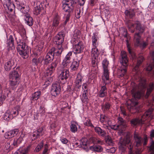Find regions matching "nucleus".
<instances>
[{
  "label": "nucleus",
  "instance_id": "4d7b16f0",
  "mask_svg": "<svg viewBox=\"0 0 154 154\" xmlns=\"http://www.w3.org/2000/svg\"><path fill=\"white\" fill-rule=\"evenodd\" d=\"M153 67H154V58L152 59V64H150L147 66L146 68V70L147 71H150L152 69Z\"/></svg>",
  "mask_w": 154,
  "mask_h": 154
},
{
  "label": "nucleus",
  "instance_id": "cd10ccee",
  "mask_svg": "<svg viewBox=\"0 0 154 154\" xmlns=\"http://www.w3.org/2000/svg\"><path fill=\"white\" fill-rule=\"evenodd\" d=\"M141 36L139 33H135L134 36V41L135 45H139V42Z\"/></svg>",
  "mask_w": 154,
  "mask_h": 154
},
{
  "label": "nucleus",
  "instance_id": "9d476101",
  "mask_svg": "<svg viewBox=\"0 0 154 154\" xmlns=\"http://www.w3.org/2000/svg\"><path fill=\"white\" fill-rule=\"evenodd\" d=\"M71 41L73 45H74L73 50L75 54L80 53L83 51L84 46L82 42H78V41H77V40L74 39L71 40Z\"/></svg>",
  "mask_w": 154,
  "mask_h": 154
},
{
  "label": "nucleus",
  "instance_id": "ddd939ff",
  "mask_svg": "<svg viewBox=\"0 0 154 154\" xmlns=\"http://www.w3.org/2000/svg\"><path fill=\"white\" fill-rule=\"evenodd\" d=\"M3 4L5 8L9 10L10 12H12L15 9V5L11 2V0H4Z\"/></svg>",
  "mask_w": 154,
  "mask_h": 154
},
{
  "label": "nucleus",
  "instance_id": "c03bdc74",
  "mask_svg": "<svg viewBox=\"0 0 154 154\" xmlns=\"http://www.w3.org/2000/svg\"><path fill=\"white\" fill-rule=\"evenodd\" d=\"M69 62V58H64L62 62V65L63 67V68L68 67L67 66Z\"/></svg>",
  "mask_w": 154,
  "mask_h": 154
},
{
  "label": "nucleus",
  "instance_id": "a211bd4d",
  "mask_svg": "<svg viewBox=\"0 0 154 154\" xmlns=\"http://www.w3.org/2000/svg\"><path fill=\"white\" fill-rule=\"evenodd\" d=\"M92 37V44L93 47H97L98 45V43L97 41L99 39L98 34L97 33H94Z\"/></svg>",
  "mask_w": 154,
  "mask_h": 154
},
{
  "label": "nucleus",
  "instance_id": "338daca9",
  "mask_svg": "<svg viewBox=\"0 0 154 154\" xmlns=\"http://www.w3.org/2000/svg\"><path fill=\"white\" fill-rule=\"evenodd\" d=\"M60 140L62 143L64 144H66L68 142V140L65 138H61Z\"/></svg>",
  "mask_w": 154,
  "mask_h": 154
},
{
  "label": "nucleus",
  "instance_id": "f704fd0d",
  "mask_svg": "<svg viewBox=\"0 0 154 154\" xmlns=\"http://www.w3.org/2000/svg\"><path fill=\"white\" fill-rule=\"evenodd\" d=\"M30 146L26 147L20 148L19 149V154H28L30 150Z\"/></svg>",
  "mask_w": 154,
  "mask_h": 154
},
{
  "label": "nucleus",
  "instance_id": "f8f14e48",
  "mask_svg": "<svg viewBox=\"0 0 154 154\" xmlns=\"http://www.w3.org/2000/svg\"><path fill=\"white\" fill-rule=\"evenodd\" d=\"M64 35L63 32L59 33L54 38V43L57 45V47L62 46V44L64 41Z\"/></svg>",
  "mask_w": 154,
  "mask_h": 154
},
{
  "label": "nucleus",
  "instance_id": "49530a36",
  "mask_svg": "<svg viewBox=\"0 0 154 154\" xmlns=\"http://www.w3.org/2000/svg\"><path fill=\"white\" fill-rule=\"evenodd\" d=\"M103 70L108 69L107 67L109 64V61L106 59H104L102 63Z\"/></svg>",
  "mask_w": 154,
  "mask_h": 154
},
{
  "label": "nucleus",
  "instance_id": "052dcab7",
  "mask_svg": "<svg viewBox=\"0 0 154 154\" xmlns=\"http://www.w3.org/2000/svg\"><path fill=\"white\" fill-rule=\"evenodd\" d=\"M147 45V43L146 42H143L141 43H140V42H139V45L136 46H139L141 48H145Z\"/></svg>",
  "mask_w": 154,
  "mask_h": 154
},
{
  "label": "nucleus",
  "instance_id": "5701e85b",
  "mask_svg": "<svg viewBox=\"0 0 154 154\" xmlns=\"http://www.w3.org/2000/svg\"><path fill=\"white\" fill-rule=\"evenodd\" d=\"M126 25L128 27L129 30L131 31V33H134L135 29V24H133L130 20H128L126 22Z\"/></svg>",
  "mask_w": 154,
  "mask_h": 154
},
{
  "label": "nucleus",
  "instance_id": "4468645a",
  "mask_svg": "<svg viewBox=\"0 0 154 154\" xmlns=\"http://www.w3.org/2000/svg\"><path fill=\"white\" fill-rule=\"evenodd\" d=\"M60 85L58 83L52 84L51 89V93L52 96H56L58 94L60 91Z\"/></svg>",
  "mask_w": 154,
  "mask_h": 154
},
{
  "label": "nucleus",
  "instance_id": "2eb2a0df",
  "mask_svg": "<svg viewBox=\"0 0 154 154\" xmlns=\"http://www.w3.org/2000/svg\"><path fill=\"white\" fill-rule=\"evenodd\" d=\"M57 64L56 63H52L51 65L47 69L45 74L48 76H50L54 72Z\"/></svg>",
  "mask_w": 154,
  "mask_h": 154
},
{
  "label": "nucleus",
  "instance_id": "864d4df0",
  "mask_svg": "<svg viewBox=\"0 0 154 154\" xmlns=\"http://www.w3.org/2000/svg\"><path fill=\"white\" fill-rule=\"evenodd\" d=\"M84 124L86 126L90 127L91 128L94 127V126L91 122L90 120L88 119L86 120L84 122Z\"/></svg>",
  "mask_w": 154,
  "mask_h": 154
},
{
  "label": "nucleus",
  "instance_id": "c85d7f7f",
  "mask_svg": "<svg viewBox=\"0 0 154 154\" xmlns=\"http://www.w3.org/2000/svg\"><path fill=\"white\" fill-rule=\"evenodd\" d=\"M90 149L92 151L97 152H101L103 150L102 147L99 145L90 146Z\"/></svg>",
  "mask_w": 154,
  "mask_h": 154
},
{
  "label": "nucleus",
  "instance_id": "c9c22d12",
  "mask_svg": "<svg viewBox=\"0 0 154 154\" xmlns=\"http://www.w3.org/2000/svg\"><path fill=\"white\" fill-rule=\"evenodd\" d=\"M72 14V13L65 12L64 14L65 20L63 23L62 24V25L63 26H65L66 25L67 22L69 21L70 17Z\"/></svg>",
  "mask_w": 154,
  "mask_h": 154
},
{
  "label": "nucleus",
  "instance_id": "69168bd1",
  "mask_svg": "<svg viewBox=\"0 0 154 154\" xmlns=\"http://www.w3.org/2000/svg\"><path fill=\"white\" fill-rule=\"evenodd\" d=\"M149 149L151 152L150 154H154V142L150 146Z\"/></svg>",
  "mask_w": 154,
  "mask_h": 154
},
{
  "label": "nucleus",
  "instance_id": "58836bf2",
  "mask_svg": "<svg viewBox=\"0 0 154 154\" xmlns=\"http://www.w3.org/2000/svg\"><path fill=\"white\" fill-rule=\"evenodd\" d=\"M126 41L127 42V48L128 52L132 56V58H134V57L135 56V54L134 51L131 49L130 45L128 43V40L127 39Z\"/></svg>",
  "mask_w": 154,
  "mask_h": 154
},
{
  "label": "nucleus",
  "instance_id": "7ed1b4c3",
  "mask_svg": "<svg viewBox=\"0 0 154 154\" xmlns=\"http://www.w3.org/2000/svg\"><path fill=\"white\" fill-rule=\"evenodd\" d=\"M153 108H150L146 111L141 117V119L135 118L132 119L131 121V123L133 125L143 123L145 121L149 119L151 120L153 118V115L152 112Z\"/></svg>",
  "mask_w": 154,
  "mask_h": 154
},
{
  "label": "nucleus",
  "instance_id": "8fccbe9b",
  "mask_svg": "<svg viewBox=\"0 0 154 154\" xmlns=\"http://www.w3.org/2000/svg\"><path fill=\"white\" fill-rule=\"evenodd\" d=\"M12 134V133H11V131H10L5 134L4 137L6 139H9L13 137Z\"/></svg>",
  "mask_w": 154,
  "mask_h": 154
},
{
  "label": "nucleus",
  "instance_id": "2f4dec72",
  "mask_svg": "<svg viewBox=\"0 0 154 154\" xmlns=\"http://www.w3.org/2000/svg\"><path fill=\"white\" fill-rule=\"evenodd\" d=\"M41 94V93L40 91H38L37 92H35L32 94V96L31 98V100L32 101L37 100L39 98Z\"/></svg>",
  "mask_w": 154,
  "mask_h": 154
},
{
  "label": "nucleus",
  "instance_id": "aec40b11",
  "mask_svg": "<svg viewBox=\"0 0 154 154\" xmlns=\"http://www.w3.org/2000/svg\"><path fill=\"white\" fill-rule=\"evenodd\" d=\"M24 20L25 23L28 26H32L34 23V20L32 17L29 14H27L24 15Z\"/></svg>",
  "mask_w": 154,
  "mask_h": 154
},
{
  "label": "nucleus",
  "instance_id": "f03ea898",
  "mask_svg": "<svg viewBox=\"0 0 154 154\" xmlns=\"http://www.w3.org/2000/svg\"><path fill=\"white\" fill-rule=\"evenodd\" d=\"M19 69L17 68L12 71L9 74V81L10 87L13 88L17 87L19 84L20 75L18 73Z\"/></svg>",
  "mask_w": 154,
  "mask_h": 154
},
{
  "label": "nucleus",
  "instance_id": "6e6552de",
  "mask_svg": "<svg viewBox=\"0 0 154 154\" xmlns=\"http://www.w3.org/2000/svg\"><path fill=\"white\" fill-rule=\"evenodd\" d=\"M69 72L68 67L63 68L61 70V73L58 76V81L61 84H64L66 81V79L69 76Z\"/></svg>",
  "mask_w": 154,
  "mask_h": 154
},
{
  "label": "nucleus",
  "instance_id": "f257e3e1",
  "mask_svg": "<svg viewBox=\"0 0 154 154\" xmlns=\"http://www.w3.org/2000/svg\"><path fill=\"white\" fill-rule=\"evenodd\" d=\"M132 89L131 91L133 96L136 98H140L144 94L145 90L146 82L145 79L140 78L138 85L134 82H131Z\"/></svg>",
  "mask_w": 154,
  "mask_h": 154
},
{
  "label": "nucleus",
  "instance_id": "1a4fd4ad",
  "mask_svg": "<svg viewBox=\"0 0 154 154\" xmlns=\"http://www.w3.org/2000/svg\"><path fill=\"white\" fill-rule=\"evenodd\" d=\"M18 51L21 57H23L27 54L28 46L24 42H21L18 43L17 47Z\"/></svg>",
  "mask_w": 154,
  "mask_h": 154
},
{
  "label": "nucleus",
  "instance_id": "4c0bfd02",
  "mask_svg": "<svg viewBox=\"0 0 154 154\" xmlns=\"http://www.w3.org/2000/svg\"><path fill=\"white\" fill-rule=\"evenodd\" d=\"M79 62L74 60L71 66V70L73 71L76 70L79 66Z\"/></svg>",
  "mask_w": 154,
  "mask_h": 154
},
{
  "label": "nucleus",
  "instance_id": "5fc2aeb1",
  "mask_svg": "<svg viewBox=\"0 0 154 154\" xmlns=\"http://www.w3.org/2000/svg\"><path fill=\"white\" fill-rule=\"evenodd\" d=\"M120 125H112L110 127V128L113 129L114 130L119 129L123 130V129L120 127Z\"/></svg>",
  "mask_w": 154,
  "mask_h": 154
},
{
  "label": "nucleus",
  "instance_id": "f3484780",
  "mask_svg": "<svg viewBox=\"0 0 154 154\" xmlns=\"http://www.w3.org/2000/svg\"><path fill=\"white\" fill-rule=\"evenodd\" d=\"M103 75L102 76V80L105 85L110 84L111 82L109 80V74L108 69L103 70Z\"/></svg>",
  "mask_w": 154,
  "mask_h": 154
},
{
  "label": "nucleus",
  "instance_id": "0e129e2a",
  "mask_svg": "<svg viewBox=\"0 0 154 154\" xmlns=\"http://www.w3.org/2000/svg\"><path fill=\"white\" fill-rule=\"evenodd\" d=\"M92 63L94 67H95L97 65V58H92Z\"/></svg>",
  "mask_w": 154,
  "mask_h": 154
},
{
  "label": "nucleus",
  "instance_id": "20e7f679",
  "mask_svg": "<svg viewBox=\"0 0 154 154\" xmlns=\"http://www.w3.org/2000/svg\"><path fill=\"white\" fill-rule=\"evenodd\" d=\"M126 144H128V148L129 150L128 154L130 151H131L133 154L134 153L133 146L131 142V140L130 137H127L123 140H120L119 143V149L120 151L122 152H124L126 151Z\"/></svg>",
  "mask_w": 154,
  "mask_h": 154
},
{
  "label": "nucleus",
  "instance_id": "680f3d73",
  "mask_svg": "<svg viewBox=\"0 0 154 154\" xmlns=\"http://www.w3.org/2000/svg\"><path fill=\"white\" fill-rule=\"evenodd\" d=\"M11 133H12V135L14 137L15 135H17L18 133L19 130L18 129H15L10 131Z\"/></svg>",
  "mask_w": 154,
  "mask_h": 154
},
{
  "label": "nucleus",
  "instance_id": "6e6d98bb",
  "mask_svg": "<svg viewBox=\"0 0 154 154\" xmlns=\"http://www.w3.org/2000/svg\"><path fill=\"white\" fill-rule=\"evenodd\" d=\"M143 58H140V59L137 60V64L134 68L135 71H137L138 70L139 66L143 62Z\"/></svg>",
  "mask_w": 154,
  "mask_h": 154
},
{
  "label": "nucleus",
  "instance_id": "e2e57ef3",
  "mask_svg": "<svg viewBox=\"0 0 154 154\" xmlns=\"http://www.w3.org/2000/svg\"><path fill=\"white\" fill-rule=\"evenodd\" d=\"M39 137V136H38V134L35 131L32 135V140H34Z\"/></svg>",
  "mask_w": 154,
  "mask_h": 154
},
{
  "label": "nucleus",
  "instance_id": "7c9ffc66",
  "mask_svg": "<svg viewBox=\"0 0 154 154\" xmlns=\"http://www.w3.org/2000/svg\"><path fill=\"white\" fill-rule=\"evenodd\" d=\"M3 118L5 120L8 121L10 119H12L13 116L11 114L10 111L7 110L3 116Z\"/></svg>",
  "mask_w": 154,
  "mask_h": 154
},
{
  "label": "nucleus",
  "instance_id": "0eeeda50",
  "mask_svg": "<svg viewBox=\"0 0 154 154\" xmlns=\"http://www.w3.org/2000/svg\"><path fill=\"white\" fill-rule=\"evenodd\" d=\"M134 138L136 144V147H140L143 143L144 145H145L147 143V138L146 136H144L143 139L137 133L135 132L134 134Z\"/></svg>",
  "mask_w": 154,
  "mask_h": 154
},
{
  "label": "nucleus",
  "instance_id": "13d9d810",
  "mask_svg": "<svg viewBox=\"0 0 154 154\" xmlns=\"http://www.w3.org/2000/svg\"><path fill=\"white\" fill-rule=\"evenodd\" d=\"M106 143L109 145H113V143L111 138L108 137L106 140Z\"/></svg>",
  "mask_w": 154,
  "mask_h": 154
},
{
  "label": "nucleus",
  "instance_id": "3c124183",
  "mask_svg": "<svg viewBox=\"0 0 154 154\" xmlns=\"http://www.w3.org/2000/svg\"><path fill=\"white\" fill-rule=\"evenodd\" d=\"M43 142H41L36 146L35 149V151L36 152H38L40 151L41 148L43 147Z\"/></svg>",
  "mask_w": 154,
  "mask_h": 154
},
{
  "label": "nucleus",
  "instance_id": "de8ad7c7",
  "mask_svg": "<svg viewBox=\"0 0 154 154\" xmlns=\"http://www.w3.org/2000/svg\"><path fill=\"white\" fill-rule=\"evenodd\" d=\"M80 32L78 30H75V31L74 34V38H73L72 40H77V41H78V36L80 35Z\"/></svg>",
  "mask_w": 154,
  "mask_h": 154
},
{
  "label": "nucleus",
  "instance_id": "79ce46f5",
  "mask_svg": "<svg viewBox=\"0 0 154 154\" xmlns=\"http://www.w3.org/2000/svg\"><path fill=\"white\" fill-rule=\"evenodd\" d=\"M81 100L82 102L85 103H87L88 102V99L86 96V92L83 93L81 97Z\"/></svg>",
  "mask_w": 154,
  "mask_h": 154
},
{
  "label": "nucleus",
  "instance_id": "bf43d9fd",
  "mask_svg": "<svg viewBox=\"0 0 154 154\" xmlns=\"http://www.w3.org/2000/svg\"><path fill=\"white\" fill-rule=\"evenodd\" d=\"M49 150L48 149V146L47 144H45V145L44 149L42 152V154H48Z\"/></svg>",
  "mask_w": 154,
  "mask_h": 154
},
{
  "label": "nucleus",
  "instance_id": "6ab92c4d",
  "mask_svg": "<svg viewBox=\"0 0 154 154\" xmlns=\"http://www.w3.org/2000/svg\"><path fill=\"white\" fill-rule=\"evenodd\" d=\"M83 79V77L79 73L77 74L75 81V86L79 88L81 87Z\"/></svg>",
  "mask_w": 154,
  "mask_h": 154
},
{
  "label": "nucleus",
  "instance_id": "a19ab883",
  "mask_svg": "<svg viewBox=\"0 0 154 154\" xmlns=\"http://www.w3.org/2000/svg\"><path fill=\"white\" fill-rule=\"evenodd\" d=\"M12 61H9L7 62L5 64V69L6 71L10 70L11 68L12 64L11 63Z\"/></svg>",
  "mask_w": 154,
  "mask_h": 154
},
{
  "label": "nucleus",
  "instance_id": "4be33fe9",
  "mask_svg": "<svg viewBox=\"0 0 154 154\" xmlns=\"http://www.w3.org/2000/svg\"><path fill=\"white\" fill-rule=\"evenodd\" d=\"M63 48L62 46H60L59 47H57V49H54V51L53 57H55V58L60 57Z\"/></svg>",
  "mask_w": 154,
  "mask_h": 154
},
{
  "label": "nucleus",
  "instance_id": "603ef678",
  "mask_svg": "<svg viewBox=\"0 0 154 154\" xmlns=\"http://www.w3.org/2000/svg\"><path fill=\"white\" fill-rule=\"evenodd\" d=\"M54 48H53L46 55V58H51L53 57L54 54Z\"/></svg>",
  "mask_w": 154,
  "mask_h": 154
},
{
  "label": "nucleus",
  "instance_id": "37998d69",
  "mask_svg": "<svg viewBox=\"0 0 154 154\" xmlns=\"http://www.w3.org/2000/svg\"><path fill=\"white\" fill-rule=\"evenodd\" d=\"M100 121L102 123H108L109 122L108 118L104 115H101Z\"/></svg>",
  "mask_w": 154,
  "mask_h": 154
},
{
  "label": "nucleus",
  "instance_id": "774afa93",
  "mask_svg": "<svg viewBox=\"0 0 154 154\" xmlns=\"http://www.w3.org/2000/svg\"><path fill=\"white\" fill-rule=\"evenodd\" d=\"M23 134H21L20 137L17 140L18 143H20L23 140V138L24 137Z\"/></svg>",
  "mask_w": 154,
  "mask_h": 154
},
{
  "label": "nucleus",
  "instance_id": "b1692460",
  "mask_svg": "<svg viewBox=\"0 0 154 154\" xmlns=\"http://www.w3.org/2000/svg\"><path fill=\"white\" fill-rule=\"evenodd\" d=\"M95 132L99 135L102 137H104L106 134L104 131L100 127H96L94 128Z\"/></svg>",
  "mask_w": 154,
  "mask_h": 154
},
{
  "label": "nucleus",
  "instance_id": "a878e982",
  "mask_svg": "<svg viewBox=\"0 0 154 154\" xmlns=\"http://www.w3.org/2000/svg\"><path fill=\"white\" fill-rule=\"evenodd\" d=\"M99 52L97 47L92 48L91 51V57L92 58H97L98 57Z\"/></svg>",
  "mask_w": 154,
  "mask_h": 154
},
{
  "label": "nucleus",
  "instance_id": "c756f323",
  "mask_svg": "<svg viewBox=\"0 0 154 154\" xmlns=\"http://www.w3.org/2000/svg\"><path fill=\"white\" fill-rule=\"evenodd\" d=\"M154 88V84L153 83H150L147 88L146 94L145 95V97L147 98L150 94L151 91Z\"/></svg>",
  "mask_w": 154,
  "mask_h": 154
},
{
  "label": "nucleus",
  "instance_id": "39448f33",
  "mask_svg": "<svg viewBox=\"0 0 154 154\" xmlns=\"http://www.w3.org/2000/svg\"><path fill=\"white\" fill-rule=\"evenodd\" d=\"M128 61V58H120V62L121 66L118 70V75L119 76L122 77L125 74Z\"/></svg>",
  "mask_w": 154,
  "mask_h": 154
},
{
  "label": "nucleus",
  "instance_id": "473e14b6",
  "mask_svg": "<svg viewBox=\"0 0 154 154\" xmlns=\"http://www.w3.org/2000/svg\"><path fill=\"white\" fill-rule=\"evenodd\" d=\"M43 10V8L41 4L39 5L38 6H37L35 8L34 13L35 14L38 15L40 13L42 10Z\"/></svg>",
  "mask_w": 154,
  "mask_h": 154
},
{
  "label": "nucleus",
  "instance_id": "393cba45",
  "mask_svg": "<svg viewBox=\"0 0 154 154\" xmlns=\"http://www.w3.org/2000/svg\"><path fill=\"white\" fill-rule=\"evenodd\" d=\"M60 17L57 15H56L53 18V22L52 26H57L60 23Z\"/></svg>",
  "mask_w": 154,
  "mask_h": 154
},
{
  "label": "nucleus",
  "instance_id": "423d86ee",
  "mask_svg": "<svg viewBox=\"0 0 154 154\" xmlns=\"http://www.w3.org/2000/svg\"><path fill=\"white\" fill-rule=\"evenodd\" d=\"M62 3L63 8L65 12L72 13L74 6L72 0H63Z\"/></svg>",
  "mask_w": 154,
  "mask_h": 154
},
{
  "label": "nucleus",
  "instance_id": "e433bc0d",
  "mask_svg": "<svg viewBox=\"0 0 154 154\" xmlns=\"http://www.w3.org/2000/svg\"><path fill=\"white\" fill-rule=\"evenodd\" d=\"M125 14L126 15L130 17H131L134 16L135 14L134 9L126 10L125 11Z\"/></svg>",
  "mask_w": 154,
  "mask_h": 154
},
{
  "label": "nucleus",
  "instance_id": "412c9836",
  "mask_svg": "<svg viewBox=\"0 0 154 154\" xmlns=\"http://www.w3.org/2000/svg\"><path fill=\"white\" fill-rule=\"evenodd\" d=\"M107 88L105 85L101 87V89L98 93V96L100 97H104L107 94Z\"/></svg>",
  "mask_w": 154,
  "mask_h": 154
},
{
  "label": "nucleus",
  "instance_id": "09e8293b",
  "mask_svg": "<svg viewBox=\"0 0 154 154\" xmlns=\"http://www.w3.org/2000/svg\"><path fill=\"white\" fill-rule=\"evenodd\" d=\"M35 131L39 137L42 136L43 134V128L42 127L39 128Z\"/></svg>",
  "mask_w": 154,
  "mask_h": 154
},
{
  "label": "nucleus",
  "instance_id": "bb28decb",
  "mask_svg": "<svg viewBox=\"0 0 154 154\" xmlns=\"http://www.w3.org/2000/svg\"><path fill=\"white\" fill-rule=\"evenodd\" d=\"M78 124L74 122H72L71 124L70 125V131L72 133H75L78 130L77 126Z\"/></svg>",
  "mask_w": 154,
  "mask_h": 154
},
{
  "label": "nucleus",
  "instance_id": "a18cd8bd",
  "mask_svg": "<svg viewBox=\"0 0 154 154\" xmlns=\"http://www.w3.org/2000/svg\"><path fill=\"white\" fill-rule=\"evenodd\" d=\"M135 29L138 30L140 32H143V30L141 27L140 23H137L135 24Z\"/></svg>",
  "mask_w": 154,
  "mask_h": 154
},
{
  "label": "nucleus",
  "instance_id": "ea45409f",
  "mask_svg": "<svg viewBox=\"0 0 154 154\" xmlns=\"http://www.w3.org/2000/svg\"><path fill=\"white\" fill-rule=\"evenodd\" d=\"M110 104L108 103H106L102 106V108L103 111H108L110 108Z\"/></svg>",
  "mask_w": 154,
  "mask_h": 154
},
{
  "label": "nucleus",
  "instance_id": "dca6fc26",
  "mask_svg": "<svg viewBox=\"0 0 154 154\" xmlns=\"http://www.w3.org/2000/svg\"><path fill=\"white\" fill-rule=\"evenodd\" d=\"M14 40L12 35H10L7 41L8 50L9 51L12 50L14 49Z\"/></svg>",
  "mask_w": 154,
  "mask_h": 154
},
{
  "label": "nucleus",
  "instance_id": "9b49d317",
  "mask_svg": "<svg viewBox=\"0 0 154 154\" xmlns=\"http://www.w3.org/2000/svg\"><path fill=\"white\" fill-rule=\"evenodd\" d=\"M15 1L17 2V8L23 14L24 16L27 14H29L28 13L29 10L28 5H26L23 2H17V0H15Z\"/></svg>",
  "mask_w": 154,
  "mask_h": 154
},
{
  "label": "nucleus",
  "instance_id": "72a5a7b5",
  "mask_svg": "<svg viewBox=\"0 0 154 154\" xmlns=\"http://www.w3.org/2000/svg\"><path fill=\"white\" fill-rule=\"evenodd\" d=\"M118 122L119 125L120 127L123 129L124 128L126 127V122L124 121V119L121 117H119L118 119Z\"/></svg>",
  "mask_w": 154,
  "mask_h": 154
}]
</instances>
